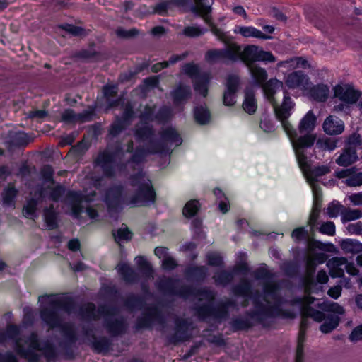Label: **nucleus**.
<instances>
[{
	"instance_id": "obj_7",
	"label": "nucleus",
	"mask_w": 362,
	"mask_h": 362,
	"mask_svg": "<svg viewBox=\"0 0 362 362\" xmlns=\"http://www.w3.org/2000/svg\"><path fill=\"white\" fill-rule=\"evenodd\" d=\"M191 325L189 320L177 317L174 320L173 333L165 337L167 344L175 346L189 341L191 337Z\"/></svg>"
},
{
	"instance_id": "obj_24",
	"label": "nucleus",
	"mask_w": 362,
	"mask_h": 362,
	"mask_svg": "<svg viewBox=\"0 0 362 362\" xmlns=\"http://www.w3.org/2000/svg\"><path fill=\"white\" fill-rule=\"evenodd\" d=\"M118 85L117 84H110L106 83L102 88V93L103 97L106 100V103L107 105V108H113L118 107L122 100V98L119 97L115 99H112V98L116 97L118 93Z\"/></svg>"
},
{
	"instance_id": "obj_61",
	"label": "nucleus",
	"mask_w": 362,
	"mask_h": 362,
	"mask_svg": "<svg viewBox=\"0 0 362 362\" xmlns=\"http://www.w3.org/2000/svg\"><path fill=\"white\" fill-rule=\"evenodd\" d=\"M298 164L303 171H308L310 168V164L304 150L294 149Z\"/></svg>"
},
{
	"instance_id": "obj_56",
	"label": "nucleus",
	"mask_w": 362,
	"mask_h": 362,
	"mask_svg": "<svg viewBox=\"0 0 362 362\" xmlns=\"http://www.w3.org/2000/svg\"><path fill=\"white\" fill-rule=\"evenodd\" d=\"M58 28L75 37L83 36L86 33L83 28L67 23L59 24Z\"/></svg>"
},
{
	"instance_id": "obj_47",
	"label": "nucleus",
	"mask_w": 362,
	"mask_h": 362,
	"mask_svg": "<svg viewBox=\"0 0 362 362\" xmlns=\"http://www.w3.org/2000/svg\"><path fill=\"white\" fill-rule=\"evenodd\" d=\"M250 318L236 317L230 321L232 331L236 332L238 331L248 330L254 326V323Z\"/></svg>"
},
{
	"instance_id": "obj_40",
	"label": "nucleus",
	"mask_w": 362,
	"mask_h": 362,
	"mask_svg": "<svg viewBox=\"0 0 362 362\" xmlns=\"http://www.w3.org/2000/svg\"><path fill=\"white\" fill-rule=\"evenodd\" d=\"M43 216L48 229L53 230L58 228V214L52 206L44 209Z\"/></svg>"
},
{
	"instance_id": "obj_44",
	"label": "nucleus",
	"mask_w": 362,
	"mask_h": 362,
	"mask_svg": "<svg viewBox=\"0 0 362 362\" xmlns=\"http://www.w3.org/2000/svg\"><path fill=\"white\" fill-rule=\"evenodd\" d=\"M18 190L14 185H8L2 192L3 205L11 206L15 205V199L18 195Z\"/></svg>"
},
{
	"instance_id": "obj_33",
	"label": "nucleus",
	"mask_w": 362,
	"mask_h": 362,
	"mask_svg": "<svg viewBox=\"0 0 362 362\" xmlns=\"http://www.w3.org/2000/svg\"><path fill=\"white\" fill-rule=\"evenodd\" d=\"M210 79V74L207 72H203L201 76L193 80L194 90L203 97H206L209 93L208 86Z\"/></svg>"
},
{
	"instance_id": "obj_16",
	"label": "nucleus",
	"mask_w": 362,
	"mask_h": 362,
	"mask_svg": "<svg viewBox=\"0 0 362 362\" xmlns=\"http://www.w3.org/2000/svg\"><path fill=\"white\" fill-rule=\"evenodd\" d=\"M243 54L245 59L252 62H274L276 61L275 57L271 52L259 50L256 45H247L245 47Z\"/></svg>"
},
{
	"instance_id": "obj_25",
	"label": "nucleus",
	"mask_w": 362,
	"mask_h": 362,
	"mask_svg": "<svg viewBox=\"0 0 362 362\" xmlns=\"http://www.w3.org/2000/svg\"><path fill=\"white\" fill-rule=\"evenodd\" d=\"M184 274L189 281L202 283L208 276V269L205 266H189L185 269Z\"/></svg>"
},
{
	"instance_id": "obj_54",
	"label": "nucleus",
	"mask_w": 362,
	"mask_h": 362,
	"mask_svg": "<svg viewBox=\"0 0 362 362\" xmlns=\"http://www.w3.org/2000/svg\"><path fill=\"white\" fill-rule=\"evenodd\" d=\"M207 28H202L199 25H189L184 28L183 35L188 37H197L207 33Z\"/></svg>"
},
{
	"instance_id": "obj_57",
	"label": "nucleus",
	"mask_w": 362,
	"mask_h": 362,
	"mask_svg": "<svg viewBox=\"0 0 362 362\" xmlns=\"http://www.w3.org/2000/svg\"><path fill=\"white\" fill-rule=\"evenodd\" d=\"M327 259V254L322 252L315 254L313 259L307 261L306 264L308 269L310 271L311 274H313L315 271L317 264H323Z\"/></svg>"
},
{
	"instance_id": "obj_27",
	"label": "nucleus",
	"mask_w": 362,
	"mask_h": 362,
	"mask_svg": "<svg viewBox=\"0 0 362 362\" xmlns=\"http://www.w3.org/2000/svg\"><path fill=\"white\" fill-rule=\"evenodd\" d=\"M293 103L287 90H284V99L281 105L275 109V115L279 121H284L288 119L291 115V109L293 107Z\"/></svg>"
},
{
	"instance_id": "obj_37",
	"label": "nucleus",
	"mask_w": 362,
	"mask_h": 362,
	"mask_svg": "<svg viewBox=\"0 0 362 362\" xmlns=\"http://www.w3.org/2000/svg\"><path fill=\"white\" fill-rule=\"evenodd\" d=\"M145 305L146 300L144 297L134 293H130L124 300V307L130 311L141 309Z\"/></svg>"
},
{
	"instance_id": "obj_2",
	"label": "nucleus",
	"mask_w": 362,
	"mask_h": 362,
	"mask_svg": "<svg viewBox=\"0 0 362 362\" xmlns=\"http://www.w3.org/2000/svg\"><path fill=\"white\" fill-rule=\"evenodd\" d=\"M76 308V302L71 296H63L52 300L48 305L40 310V317L49 330L59 328L64 339L62 342L75 344L78 334L74 326L64 323L59 310L71 313Z\"/></svg>"
},
{
	"instance_id": "obj_45",
	"label": "nucleus",
	"mask_w": 362,
	"mask_h": 362,
	"mask_svg": "<svg viewBox=\"0 0 362 362\" xmlns=\"http://www.w3.org/2000/svg\"><path fill=\"white\" fill-rule=\"evenodd\" d=\"M337 94L340 95L339 98L341 100L349 104L356 103L361 96V93L359 90L351 87L347 88L344 91L341 90V93L337 92Z\"/></svg>"
},
{
	"instance_id": "obj_30",
	"label": "nucleus",
	"mask_w": 362,
	"mask_h": 362,
	"mask_svg": "<svg viewBox=\"0 0 362 362\" xmlns=\"http://www.w3.org/2000/svg\"><path fill=\"white\" fill-rule=\"evenodd\" d=\"M277 317L293 320L296 317V313L290 309L283 308L279 303L269 305L267 319Z\"/></svg>"
},
{
	"instance_id": "obj_36",
	"label": "nucleus",
	"mask_w": 362,
	"mask_h": 362,
	"mask_svg": "<svg viewBox=\"0 0 362 362\" xmlns=\"http://www.w3.org/2000/svg\"><path fill=\"white\" fill-rule=\"evenodd\" d=\"M295 139L293 141V146L294 149L304 150L305 148H310L315 144L316 136L313 134H306L303 136H296L293 138Z\"/></svg>"
},
{
	"instance_id": "obj_50",
	"label": "nucleus",
	"mask_w": 362,
	"mask_h": 362,
	"mask_svg": "<svg viewBox=\"0 0 362 362\" xmlns=\"http://www.w3.org/2000/svg\"><path fill=\"white\" fill-rule=\"evenodd\" d=\"M129 125L117 117L110 125L108 135L112 138H116L127 129Z\"/></svg>"
},
{
	"instance_id": "obj_5",
	"label": "nucleus",
	"mask_w": 362,
	"mask_h": 362,
	"mask_svg": "<svg viewBox=\"0 0 362 362\" xmlns=\"http://www.w3.org/2000/svg\"><path fill=\"white\" fill-rule=\"evenodd\" d=\"M21 335H18L17 339L14 341L15 350L16 353L23 358L28 362H38L40 355L36 351L41 349V342L36 332H32L27 338L25 342L28 344V348L26 349L21 344Z\"/></svg>"
},
{
	"instance_id": "obj_51",
	"label": "nucleus",
	"mask_w": 362,
	"mask_h": 362,
	"mask_svg": "<svg viewBox=\"0 0 362 362\" xmlns=\"http://www.w3.org/2000/svg\"><path fill=\"white\" fill-rule=\"evenodd\" d=\"M234 278V273L232 271L221 270L214 274L213 279L216 285L226 286L230 284Z\"/></svg>"
},
{
	"instance_id": "obj_48",
	"label": "nucleus",
	"mask_w": 362,
	"mask_h": 362,
	"mask_svg": "<svg viewBox=\"0 0 362 362\" xmlns=\"http://www.w3.org/2000/svg\"><path fill=\"white\" fill-rule=\"evenodd\" d=\"M45 358L49 362L56 361L58 358V353L55 345L49 341H44L41 349Z\"/></svg>"
},
{
	"instance_id": "obj_52",
	"label": "nucleus",
	"mask_w": 362,
	"mask_h": 362,
	"mask_svg": "<svg viewBox=\"0 0 362 362\" xmlns=\"http://www.w3.org/2000/svg\"><path fill=\"white\" fill-rule=\"evenodd\" d=\"M182 72L194 80L202 74L198 64L192 62L185 63L182 66Z\"/></svg>"
},
{
	"instance_id": "obj_21",
	"label": "nucleus",
	"mask_w": 362,
	"mask_h": 362,
	"mask_svg": "<svg viewBox=\"0 0 362 362\" xmlns=\"http://www.w3.org/2000/svg\"><path fill=\"white\" fill-rule=\"evenodd\" d=\"M191 4V0H161L153 6V13L162 16H166L169 10L174 7H187Z\"/></svg>"
},
{
	"instance_id": "obj_11",
	"label": "nucleus",
	"mask_w": 362,
	"mask_h": 362,
	"mask_svg": "<svg viewBox=\"0 0 362 362\" xmlns=\"http://www.w3.org/2000/svg\"><path fill=\"white\" fill-rule=\"evenodd\" d=\"M123 193L124 187L122 185H114L106 189L104 202L108 212H119L123 209Z\"/></svg>"
},
{
	"instance_id": "obj_62",
	"label": "nucleus",
	"mask_w": 362,
	"mask_h": 362,
	"mask_svg": "<svg viewBox=\"0 0 362 362\" xmlns=\"http://www.w3.org/2000/svg\"><path fill=\"white\" fill-rule=\"evenodd\" d=\"M310 178L313 180H317L318 177L327 175L330 172V169L327 165H318L311 168L308 170Z\"/></svg>"
},
{
	"instance_id": "obj_23",
	"label": "nucleus",
	"mask_w": 362,
	"mask_h": 362,
	"mask_svg": "<svg viewBox=\"0 0 362 362\" xmlns=\"http://www.w3.org/2000/svg\"><path fill=\"white\" fill-rule=\"evenodd\" d=\"M322 129L325 134L328 135H339L344 129V123L338 117L329 115L322 124Z\"/></svg>"
},
{
	"instance_id": "obj_19",
	"label": "nucleus",
	"mask_w": 362,
	"mask_h": 362,
	"mask_svg": "<svg viewBox=\"0 0 362 362\" xmlns=\"http://www.w3.org/2000/svg\"><path fill=\"white\" fill-rule=\"evenodd\" d=\"M83 332L87 337L92 338V347L96 353L108 351L110 350L112 345L110 340L104 336L97 337L93 333V327H83Z\"/></svg>"
},
{
	"instance_id": "obj_35",
	"label": "nucleus",
	"mask_w": 362,
	"mask_h": 362,
	"mask_svg": "<svg viewBox=\"0 0 362 362\" xmlns=\"http://www.w3.org/2000/svg\"><path fill=\"white\" fill-rule=\"evenodd\" d=\"M242 107L245 112L250 115L255 114L257 111V102L255 98V93L252 90H245Z\"/></svg>"
},
{
	"instance_id": "obj_34",
	"label": "nucleus",
	"mask_w": 362,
	"mask_h": 362,
	"mask_svg": "<svg viewBox=\"0 0 362 362\" xmlns=\"http://www.w3.org/2000/svg\"><path fill=\"white\" fill-rule=\"evenodd\" d=\"M316 122V116L313 113V110H309L300 121L298 125V130L300 133L311 132L315 129Z\"/></svg>"
},
{
	"instance_id": "obj_43",
	"label": "nucleus",
	"mask_w": 362,
	"mask_h": 362,
	"mask_svg": "<svg viewBox=\"0 0 362 362\" xmlns=\"http://www.w3.org/2000/svg\"><path fill=\"white\" fill-rule=\"evenodd\" d=\"M340 245L346 253L356 254L362 252V243L355 239H344Z\"/></svg>"
},
{
	"instance_id": "obj_28",
	"label": "nucleus",
	"mask_w": 362,
	"mask_h": 362,
	"mask_svg": "<svg viewBox=\"0 0 362 362\" xmlns=\"http://www.w3.org/2000/svg\"><path fill=\"white\" fill-rule=\"evenodd\" d=\"M356 148L354 146H344L341 155L336 159L339 166L348 167L358 160Z\"/></svg>"
},
{
	"instance_id": "obj_29",
	"label": "nucleus",
	"mask_w": 362,
	"mask_h": 362,
	"mask_svg": "<svg viewBox=\"0 0 362 362\" xmlns=\"http://www.w3.org/2000/svg\"><path fill=\"white\" fill-rule=\"evenodd\" d=\"M308 76L303 71H295L286 78L285 84L288 88H296L307 84Z\"/></svg>"
},
{
	"instance_id": "obj_32",
	"label": "nucleus",
	"mask_w": 362,
	"mask_h": 362,
	"mask_svg": "<svg viewBox=\"0 0 362 362\" xmlns=\"http://www.w3.org/2000/svg\"><path fill=\"white\" fill-rule=\"evenodd\" d=\"M134 134L137 141H150L153 140L155 131L152 125L144 123L141 126L136 127Z\"/></svg>"
},
{
	"instance_id": "obj_15",
	"label": "nucleus",
	"mask_w": 362,
	"mask_h": 362,
	"mask_svg": "<svg viewBox=\"0 0 362 362\" xmlns=\"http://www.w3.org/2000/svg\"><path fill=\"white\" fill-rule=\"evenodd\" d=\"M253 275L257 280L267 281L263 286L265 295L269 296L271 298L276 297L279 286L277 283L271 281L274 276L271 272L264 267H259L255 270Z\"/></svg>"
},
{
	"instance_id": "obj_1",
	"label": "nucleus",
	"mask_w": 362,
	"mask_h": 362,
	"mask_svg": "<svg viewBox=\"0 0 362 362\" xmlns=\"http://www.w3.org/2000/svg\"><path fill=\"white\" fill-rule=\"evenodd\" d=\"M180 280L173 277H163L157 282L158 288L168 295L176 296L183 299H188L191 296H202L206 302L197 304L193 310L201 320L212 319L215 322L221 324L228 320L230 315V308L236 306L235 300L226 298L218 301L214 305L215 300L214 293L207 288H196L192 285L179 286Z\"/></svg>"
},
{
	"instance_id": "obj_46",
	"label": "nucleus",
	"mask_w": 362,
	"mask_h": 362,
	"mask_svg": "<svg viewBox=\"0 0 362 362\" xmlns=\"http://www.w3.org/2000/svg\"><path fill=\"white\" fill-rule=\"evenodd\" d=\"M310 95L315 100L325 102L329 95V88L327 85L317 84L310 89Z\"/></svg>"
},
{
	"instance_id": "obj_63",
	"label": "nucleus",
	"mask_w": 362,
	"mask_h": 362,
	"mask_svg": "<svg viewBox=\"0 0 362 362\" xmlns=\"http://www.w3.org/2000/svg\"><path fill=\"white\" fill-rule=\"evenodd\" d=\"M316 145L318 148L324 150L333 151L337 146V140L332 138L320 139Z\"/></svg>"
},
{
	"instance_id": "obj_6",
	"label": "nucleus",
	"mask_w": 362,
	"mask_h": 362,
	"mask_svg": "<svg viewBox=\"0 0 362 362\" xmlns=\"http://www.w3.org/2000/svg\"><path fill=\"white\" fill-rule=\"evenodd\" d=\"M119 153H122V148L118 146L112 151L104 150L98 154L95 163L101 168L105 177L112 178L115 176L116 158Z\"/></svg>"
},
{
	"instance_id": "obj_49",
	"label": "nucleus",
	"mask_w": 362,
	"mask_h": 362,
	"mask_svg": "<svg viewBox=\"0 0 362 362\" xmlns=\"http://www.w3.org/2000/svg\"><path fill=\"white\" fill-rule=\"evenodd\" d=\"M136 263L139 272L146 277L153 276V269L151 263L144 256H139L136 258Z\"/></svg>"
},
{
	"instance_id": "obj_3",
	"label": "nucleus",
	"mask_w": 362,
	"mask_h": 362,
	"mask_svg": "<svg viewBox=\"0 0 362 362\" xmlns=\"http://www.w3.org/2000/svg\"><path fill=\"white\" fill-rule=\"evenodd\" d=\"M118 311V308L112 305H100L96 310L95 305L90 302L80 308L78 314L81 319L86 321L97 320L96 313L104 315L105 328L112 337H118L125 334L128 328L127 322L123 317L114 319L108 317L115 315Z\"/></svg>"
},
{
	"instance_id": "obj_12",
	"label": "nucleus",
	"mask_w": 362,
	"mask_h": 362,
	"mask_svg": "<svg viewBox=\"0 0 362 362\" xmlns=\"http://www.w3.org/2000/svg\"><path fill=\"white\" fill-rule=\"evenodd\" d=\"M96 115L95 106H89L81 113H76L73 109H65L61 115V122L66 124H75L77 122L85 123L93 120Z\"/></svg>"
},
{
	"instance_id": "obj_20",
	"label": "nucleus",
	"mask_w": 362,
	"mask_h": 362,
	"mask_svg": "<svg viewBox=\"0 0 362 362\" xmlns=\"http://www.w3.org/2000/svg\"><path fill=\"white\" fill-rule=\"evenodd\" d=\"M173 105L175 107L183 106L192 97V90L189 86L179 84L170 92Z\"/></svg>"
},
{
	"instance_id": "obj_26",
	"label": "nucleus",
	"mask_w": 362,
	"mask_h": 362,
	"mask_svg": "<svg viewBox=\"0 0 362 362\" xmlns=\"http://www.w3.org/2000/svg\"><path fill=\"white\" fill-rule=\"evenodd\" d=\"M22 334V327L21 325L9 323L7 324L5 329L0 328V344H4L8 341L14 343L18 335Z\"/></svg>"
},
{
	"instance_id": "obj_64",
	"label": "nucleus",
	"mask_w": 362,
	"mask_h": 362,
	"mask_svg": "<svg viewBox=\"0 0 362 362\" xmlns=\"http://www.w3.org/2000/svg\"><path fill=\"white\" fill-rule=\"evenodd\" d=\"M362 216V212L359 209H344L341 212V220L343 222H348L357 220Z\"/></svg>"
},
{
	"instance_id": "obj_9",
	"label": "nucleus",
	"mask_w": 362,
	"mask_h": 362,
	"mask_svg": "<svg viewBox=\"0 0 362 362\" xmlns=\"http://www.w3.org/2000/svg\"><path fill=\"white\" fill-rule=\"evenodd\" d=\"M155 322L164 324L165 320L161 309L158 305H153L148 307L141 316L137 317L135 329L136 330L151 329Z\"/></svg>"
},
{
	"instance_id": "obj_59",
	"label": "nucleus",
	"mask_w": 362,
	"mask_h": 362,
	"mask_svg": "<svg viewBox=\"0 0 362 362\" xmlns=\"http://www.w3.org/2000/svg\"><path fill=\"white\" fill-rule=\"evenodd\" d=\"M203 221L201 218H194L191 222V228L194 239H202L204 234L202 230Z\"/></svg>"
},
{
	"instance_id": "obj_42",
	"label": "nucleus",
	"mask_w": 362,
	"mask_h": 362,
	"mask_svg": "<svg viewBox=\"0 0 362 362\" xmlns=\"http://www.w3.org/2000/svg\"><path fill=\"white\" fill-rule=\"evenodd\" d=\"M194 118L197 124L205 125L211 120V112L206 107L197 106L194 108Z\"/></svg>"
},
{
	"instance_id": "obj_55",
	"label": "nucleus",
	"mask_w": 362,
	"mask_h": 362,
	"mask_svg": "<svg viewBox=\"0 0 362 362\" xmlns=\"http://www.w3.org/2000/svg\"><path fill=\"white\" fill-rule=\"evenodd\" d=\"M38 202L35 198H30L28 200L25 206H23V212L25 217L33 218L36 217V211Z\"/></svg>"
},
{
	"instance_id": "obj_18",
	"label": "nucleus",
	"mask_w": 362,
	"mask_h": 362,
	"mask_svg": "<svg viewBox=\"0 0 362 362\" xmlns=\"http://www.w3.org/2000/svg\"><path fill=\"white\" fill-rule=\"evenodd\" d=\"M252 304L253 309L246 313L247 316L255 322L262 325L263 327H268L269 325L266 322V320L269 305H265L260 300L255 301Z\"/></svg>"
},
{
	"instance_id": "obj_39",
	"label": "nucleus",
	"mask_w": 362,
	"mask_h": 362,
	"mask_svg": "<svg viewBox=\"0 0 362 362\" xmlns=\"http://www.w3.org/2000/svg\"><path fill=\"white\" fill-rule=\"evenodd\" d=\"M323 323L320 326V330L324 334L332 332L340 322V317L337 315L327 314Z\"/></svg>"
},
{
	"instance_id": "obj_41",
	"label": "nucleus",
	"mask_w": 362,
	"mask_h": 362,
	"mask_svg": "<svg viewBox=\"0 0 362 362\" xmlns=\"http://www.w3.org/2000/svg\"><path fill=\"white\" fill-rule=\"evenodd\" d=\"M201 207V203L198 199H190L185 204L182 209V214L188 219L194 218L198 214Z\"/></svg>"
},
{
	"instance_id": "obj_4",
	"label": "nucleus",
	"mask_w": 362,
	"mask_h": 362,
	"mask_svg": "<svg viewBox=\"0 0 362 362\" xmlns=\"http://www.w3.org/2000/svg\"><path fill=\"white\" fill-rule=\"evenodd\" d=\"M160 141L151 140L146 147L144 146H136L128 163L139 165L145 162L148 155L170 153L171 150L168 146L167 142L175 144L176 146L181 145L182 142L180 134L171 127H167L160 132Z\"/></svg>"
},
{
	"instance_id": "obj_31",
	"label": "nucleus",
	"mask_w": 362,
	"mask_h": 362,
	"mask_svg": "<svg viewBox=\"0 0 362 362\" xmlns=\"http://www.w3.org/2000/svg\"><path fill=\"white\" fill-rule=\"evenodd\" d=\"M244 37H255L262 40H271V35L263 33L261 30L253 26H239L235 30Z\"/></svg>"
},
{
	"instance_id": "obj_60",
	"label": "nucleus",
	"mask_w": 362,
	"mask_h": 362,
	"mask_svg": "<svg viewBox=\"0 0 362 362\" xmlns=\"http://www.w3.org/2000/svg\"><path fill=\"white\" fill-rule=\"evenodd\" d=\"M303 308L305 311L307 316L313 318L317 322H322L327 317V315L325 314L322 311L315 309L310 305L303 307Z\"/></svg>"
},
{
	"instance_id": "obj_13",
	"label": "nucleus",
	"mask_w": 362,
	"mask_h": 362,
	"mask_svg": "<svg viewBox=\"0 0 362 362\" xmlns=\"http://www.w3.org/2000/svg\"><path fill=\"white\" fill-rule=\"evenodd\" d=\"M225 90L223 95V103L230 107L235 104L237 93L240 87V78L238 75L230 74L227 76Z\"/></svg>"
},
{
	"instance_id": "obj_53",
	"label": "nucleus",
	"mask_w": 362,
	"mask_h": 362,
	"mask_svg": "<svg viewBox=\"0 0 362 362\" xmlns=\"http://www.w3.org/2000/svg\"><path fill=\"white\" fill-rule=\"evenodd\" d=\"M251 74L252 78L257 85L262 86L265 82H267L266 81L268 78V74L264 68L259 66L255 67L252 69Z\"/></svg>"
},
{
	"instance_id": "obj_8",
	"label": "nucleus",
	"mask_w": 362,
	"mask_h": 362,
	"mask_svg": "<svg viewBox=\"0 0 362 362\" xmlns=\"http://www.w3.org/2000/svg\"><path fill=\"white\" fill-rule=\"evenodd\" d=\"M139 185L127 203L132 206H147L156 200V193L150 180Z\"/></svg>"
},
{
	"instance_id": "obj_58",
	"label": "nucleus",
	"mask_w": 362,
	"mask_h": 362,
	"mask_svg": "<svg viewBox=\"0 0 362 362\" xmlns=\"http://www.w3.org/2000/svg\"><path fill=\"white\" fill-rule=\"evenodd\" d=\"M207 264L211 267H220L224 266L223 257L216 252H208L206 255Z\"/></svg>"
},
{
	"instance_id": "obj_10",
	"label": "nucleus",
	"mask_w": 362,
	"mask_h": 362,
	"mask_svg": "<svg viewBox=\"0 0 362 362\" xmlns=\"http://www.w3.org/2000/svg\"><path fill=\"white\" fill-rule=\"evenodd\" d=\"M240 47L233 43L224 49H211L205 54V59L209 63H215L221 60L228 59L237 62L239 59Z\"/></svg>"
},
{
	"instance_id": "obj_14",
	"label": "nucleus",
	"mask_w": 362,
	"mask_h": 362,
	"mask_svg": "<svg viewBox=\"0 0 362 362\" xmlns=\"http://www.w3.org/2000/svg\"><path fill=\"white\" fill-rule=\"evenodd\" d=\"M156 106L146 105L141 115V120L149 122L156 121L158 123L164 124L168 122L171 117V110L167 106L161 107L155 114Z\"/></svg>"
},
{
	"instance_id": "obj_38",
	"label": "nucleus",
	"mask_w": 362,
	"mask_h": 362,
	"mask_svg": "<svg viewBox=\"0 0 362 362\" xmlns=\"http://www.w3.org/2000/svg\"><path fill=\"white\" fill-rule=\"evenodd\" d=\"M118 273L126 283L133 284L139 281L138 274L126 263L119 265Z\"/></svg>"
},
{
	"instance_id": "obj_22",
	"label": "nucleus",
	"mask_w": 362,
	"mask_h": 362,
	"mask_svg": "<svg viewBox=\"0 0 362 362\" xmlns=\"http://www.w3.org/2000/svg\"><path fill=\"white\" fill-rule=\"evenodd\" d=\"M262 86L265 97L273 105H276L275 94L279 90H286L283 82L276 78H270Z\"/></svg>"
},
{
	"instance_id": "obj_17",
	"label": "nucleus",
	"mask_w": 362,
	"mask_h": 362,
	"mask_svg": "<svg viewBox=\"0 0 362 362\" xmlns=\"http://www.w3.org/2000/svg\"><path fill=\"white\" fill-rule=\"evenodd\" d=\"M232 291L235 296L250 298L252 303L259 301L261 293L258 291H253L251 282L247 279H243L233 287Z\"/></svg>"
}]
</instances>
